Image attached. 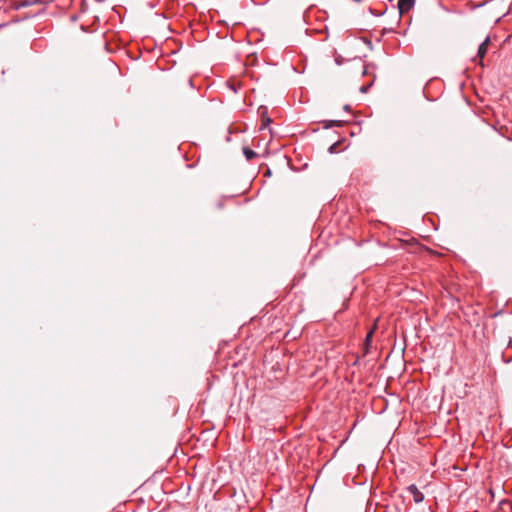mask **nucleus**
I'll return each mask as SVG.
<instances>
[{"mask_svg":"<svg viewBox=\"0 0 512 512\" xmlns=\"http://www.w3.org/2000/svg\"><path fill=\"white\" fill-rule=\"evenodd\" d=\"M231 88L233 89L234 92H236L235 86H231Z\"/></svg>","mask_w":512,"mask_h":512,"instance_id":"obj_13","label":"nucleus"},{"mask_svg":"<svg viewBox=\"0 0 512 512\" xmlns=\"http://www.w3.org/2000/svg\"><path fill=\"white\" fill-rule=\"evenodd\" d=\"M28 5H29V3H28V2H21L17 7H18V8H19V7H26V6H28Z\"/></svg>","mask_w":512,"mask_h":512,"instance_id":"obj_9","label":"nucleus"},{"mask_svg":"<svg viewBox=\"0 0 512 512\" xmlns=\"http://www.w3.org/2000/svg\"><path fill=\"white\" fill-rule=\"evenodd\" d=\"M258 115L261 120L260 129L266 128L272 122L271 118L268 115V108L266 106H260L258 108Z\"/></svg>","mask_w":512,"mask_h":512,"instance_id":"obj_2","label":"nucleus"},{"mask_svg":"<svg viewBox=\"0 0 512 512\" xmlns=\"http://www.w3.org/2000/svg\"><path fill=\"white\" fill-rule=\"evenodd\" d=\"M342 144H343V141H337V142L333 143V144L329 147V149H328L329 153L334 154V153H337V152H339L340 150H342V148H340V146H341Z\"/></svg>","mask_w":512,"mask_h":512,"instance_id":"obj_8","label":"nucleus"},{"mask_svg":"<svg viewBox=\"0 0 512 512\" xmlns=\"http://www.w3.org/2000/svg\"><path fill=\"white\" fill-rule=\"evenodd\" d=\"M324 129H329L331 127H341L345 124V121L342 120H323L321 121Z\"/></svg>","mask_w":512,"mask_h":512,"instance_id":"obj_5","label":"nucleus"},{"mask_svg":"<svg viewBox=\"0 0 512 512\" xmlns=\"http://www.w3.org/2000/svg\"><path fill=\"white\" fill-rule=\"evenodd\" d=\"M416 0H398L397 7L400 16L408 13L415 5Z\"/></svg>","mask_w":512,"mask_h":512,"instance_id":"obj_3","label":"nucleus"},{"mask_svg":"<svg viewBox=\"0 0 512 512\" xmlns=\"http://www.w3.org/2000/svg\"><path fill=\"white\" fill-rule=\"evenodd\" d=\"M490 43V38L487 37L480 45H479V48H478V52H477V57L480 59V64H482V59L484 58V56L486 55L487 51H488V45Z\"/></svg>","mask_w":512,"mask_h":512,"instance_id":"obj_4","label":"nucleus"},{"mask_svg":"<svg viewBox=\"0 0 512 512\" xmlns=\"http://www.w3.org/2000/svg\"><path fill=\"white\" fill-rule=\"evenodd\" d=\"M360 90H361V92L365 93V92H367L368 87H367V86H362V87L360 88Z\"/></svg>","mask_w":512,"mask_h":512,"instance_id":"obj_11","label":"nucleus"},{"mask_svg":"<svg viewBox=\"0 0 512 512\" xmlns=\"http://www.w3.org/2000/svg\"><path fill=\"white\" fill-rule=\"evenodd\" d=\"M343 109H344L345 111H348V112H349V111L351 110V106H350V105H348V104H346V105L343 107Z\"/></svg>","mask_w":512,"mask_h":512,"instance_id":"obj_10","label":"nucleus"},{"mask_svg":"<svg viewBox=\"0 0 512 512\" xmlns=\"http://www.w3.org/2000/svg\"><path fill=\"white\" fill-rule=\"evenodd\" d=\"M243 154L245 155L248 161H251L252 159L258 157V154L249 147H243Z\"/></svg>","mask_w":512,"mask_h":512,"instance_id":"obj_6","label":"nucleus"},{"mask_svg":"<svg viewBox=\"0 0 512 512\" xmlns=\"http://www.w3.org/2000/svg\"><path fill=\"white\" fill-rule=\"evenodd\" d=\"M375 327L374 326L366 335V338H365V354L368 353V349H369V346H370V343H371V339H372V336L374 334V330H375Z\"/></svg>","mask_w":512,"mask_h":512,"instance_id":"obj_7","label":"nucleus"},{"mask_svg":"<svg viewBox=\"0 0 512 512\" xmlns=\"http://www.w3.org/2000/svg\"><path fill=\"white\" fill-rule=\"evenodd\" d=\"M508 346L512 348V339L509 340Z\"/></svg>","mask_w":512,"mask_h":512,"instance_id":"obj_12","label":"nucleus"},{"mask_svg":"<svg viewBox=\"0 0 512 512\" xmlns=\"http://www.w3.org/2000/svg\"><path fill=\"white\" fill-rule=\"evenodd\" d=\"M407 492L413 497L416 504L423 502L424 494L418 489L415 484H411L406 488Z\"/></svg>","mask_w":512,"mask_h":512,"instance_id":"obj_1","label":"nucleus"}]
</instances>
